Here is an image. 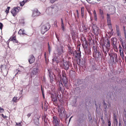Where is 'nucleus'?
Returning <instances> with one entry per match:
<instances>
[{
    "mask_svg": "<svg viewBox=\"0 0 126 126\" xmlns=\"http://www.w3.org/2000/svg\"><path fill=\"white\" fill-rule=\"evenodd\" d=\"M63 48L64 47L62 45L57 47V51L58 55L60 56L64 53Z\"/></svg>",
    "mask_w": 126,
    "mask_h": 126,
    "instance_id": "nucleus-8",
    "label": "nucleus"
},
{
    "mask_svg": "<svg viewBox=\"0 0 126 126\" xmlns=\"http://www.w3.org/2000/svg\"><path fill=\"white\" fill-rule=\"evenodd\" d=\"M59 61H52L53 64L54 66V68L55 70V71H58V69L57 68V66H58V63H59Z\"/></svg>",
    "mask_w": 126,
    "mask_h": 126,
    "instance_id": "nucleus-21",
    "label": "nucleus"
},
{
    "mask_svg": "<svg viewBox=\"0 0 126 126\" xmlns=\"http://www.w3.org/2000/svg\"><path fill=\"white\" fill-rule=\"evenodd\" d=\"M110 40L112 43V45H113V43L114 44H116V42L117 40V39L115 37H112L111 39Z\"/></svg>",
    "mask_w": 126,
    "mask_h": 126,
    "instance_id": "nucleus-27",
    "label": "nucleus"
},
{
    "mask_svg": "<svg viewBox=\"0 0 126 126\" xmlns=\"http://www.w3.org/2000/svg\"><path fill=\"white\" fill-rule=\"evenodd\" d=\"M108 95L110 97L111 99L116 101V98L112 92H110L109 93H108Z\"/></svg>",
    "mask_w": 126,
    "mask_h": 126,
    "instance_id": "nucleus-17",
    "label": "nucleus"
},
{
    "mask_svg": "<svg viewBox=\"0 0 126 126\" xmlns=\"http://www.w3.org/2000/svg\"><path fill=\"white\" fill-rule=\"evenodd\" d=\"M40 13L38 12V10L36 9V11L33 12L32 16L33 17L37 16L39 15Z\"/></svg>",
    "mask_w": 126,
    "mask_h": 126,
    "instance_id": "nucleus-16",
    "label": "nucleus"
},
{
    "mask_svg": "<svg viewBox=\"0 0 126 126\" xmlns=\"http://www.w3.org/2000/svg\"><path fill=\"white\" fill-rule=\"evenodd\" d=\"M122 82L124 84L126 85V79H125L122 81Z\"/></svg>",
    "mask_w": 126,
    "mask_h": 126,
    "instance_id": "nucleus-64",
    "label": "nucleus"
},
{
    "mask_svg": "<svg viewBox=\"0 0 126 126\" xmlns=\"http://www.w3.org/2000/svg\"><path fill=\"white\" fill-rule=\"evenodd\" d=\"M77 52L78 53H79L80 54L81 53V52L80 51V47H79V48H77Z\"/></svg>",
    "mask_w": 126,
    "mask_h": 126,
    "instance_id": "nucleus-55",
    "label": "nucleus"
},
{
    "mask_svg": "<svg viewBox=\"0 0 126 126\" xmlns=\"http://www.w3.org/2000/svg\"><path fill=\"white\" fill-rule=\"evenodd\" d=\"M30 56V58L28 60V61L30 64H31L34 62L35 60V58L33 54L31 55Z\"/></svg>",
    "mask_w": 126,
    "mask_h": 126,
    "instance_id": "nucleus-13",
    "label": "nucleus"
},
{
    "mask_svg": "<svg viewBox=\"0 0 126 126\" xmlns=\"http://www.w3.org/2000/svg\"><path fill=\"white\" fill-rule=\"evenodd\" d=\"M112 46H113V48L114 49V51L116 52H118V49L117 46L116 44L113 43V44Z\"/></svg>",
    "mask_w": 126,
    "mask_h": 126,
    "instance_id": "nucleus-31",
    "label": "nucleus"
},
{
    "mask_svg": "<svg viewBox=\"0 0 126 126\" xmlns=\"http://www.w3.org/2000/svg\"><path fill=\"white\" fill-rule=\"evenodd\" d=\"M77 84L78 85H79L82 83V80L79 79H77Z\"/></svg>",
    "mask_w": 126,
    "mask_h": 126,
    "instance_id": "nucleus-37",
    "label": "nucleus"
},
{
    "mask_svg": "<svg viewBox=\"0 0 126 126\" xmlns=\"http://www.w3.org/2000/svg\"><path fill=\"white\" fill-rule=\"evenodd\" d=\"M77 101V98H74L73 99L71 103V105L72 106H76Z\"/></svg>",
    "mask_w": 126,
    "mask_h": 126,
    "instance_id": "nucleus-24",
    "label": "nucleus"
},
{
    "mask_svg": "<svg viewBox=\"0 0 126 126\" xmlns=\"http://www.w3.org/2000/svg\"><path fill=\"white\" fill-rule=\"evenodd\" d=\"M91 47H89L87 48L85 50V53L86 55H91L92 54V52L91 50Z\"/></svg>",
    "mask_w": 126,
    "mask_h": 126,
    "instance_id": "nucleus-20",
    "label": "nucleus"
},
{
    "mask_svg": "<svg viewBox=\"0 0 126 126\" xmlns=\"http://www.w3.org/2000/svg\"><path fill=\"white\" fill-rule=\"evenodd\" d=\"M107 22L108 26L111 25V20H107Z\"/></svg>",
    "mask_w": 126,
    "mask_h": 126,
    "instance_id": "nucleus-54",
    "label": "nucleus"
},
{
    "mask_svg": "<svg viewBox=\"0 0 126 126\" xmlns=\"http://www.w3.org/2000/svg\"><path fill=\"white\" fill-rule=\"evenodd\" d=\"M52 123L54 126H58L61 123L60 119L56 116H54L52 117Z\"/></svg>",
    "mask_w": 126,
    "mask_h": 126,
    "instance_id": "nucleus-5",
    "label": "nucleus"
},
{
    "mask_svg": "<svg viewBox=\"0 0 126 126\" xmlns=\"http://www.w3.org/2000/svg\"><path fill=\"white\" fill-rule=\"evenodd\" d=\"M17 97H14L12 100V101L14 102H17Z\"/></svg>",
    "mask_w": 126,
    "mask_h": 126,
    "instance_id": "nucleus-45",
    "label": "nucleus"
},
{
    "mask_svg": "<svg viewBox=\"0 0 126 126\" xmlns=\"http://www.w3.org/2000/svg\"><path fill=\"white\" fill-rule=\"evenodd\" d=\"M23 0L22 2H20V6H22L24 5L25 3V2Z\"/></svg>",
    "mask_w": 126,
    "mask_h": 126,
    "instance_id": "nucleus-52",
    "label": "nucleus"
},
{
    "mask_svg": "<svg viewBox=\"0 0 126 126\" xmlns=\"http://www.w3.org/2000/svg\"><path fill=\"white\" fill-rule=\"evenodd\" d=\"M120 39L119 40L121 43L122 47L123 48L125 47L124 42L122 39L121 38V37H120Z\"/></svg>",
    "mask_w": 126,
    "mask_h": 126,
    "instance_id": "nucleus-33",
    "label": "nucleus"
},
{
    "mask_svg": "<svg viewBox=\"0 0 126 126\" xmlns=\"http://www.w3.org/2000/svg\"><path fill=\"white\" fill-rule=\"evenodd\" d=\"M40 116H38L37 118H35L34 120V124L38 126L39 125V118Z\"/></svg>",
    "mask_w": 126,
    "mask_h": 126,
    "instance_id": "nucleus-19",
    "label": "nucleus"
},
{
    "mask_svg": "<svg viewBox=\"0 0 126 126\" xmlns=\"http://www.w3.org/2000/svg\"><path fill=\"white\" fill-rule=\"evenodd\" d=\"M93 56L95 60H97L98 59H99L100 58H102V56L100 51L93 54Z\"/></svg>",
    "mask_w": 126,
    "mask_h": 126,
    "instance_id": "nucleus-10",
    "label": "nucleus"
},
{
    "mask_svg": "<svg viewBox=\"0 0 126 126\" xmlns=\"http://www.w3.org/2000/svg\"><path fill=\"white\" fill-rule=\"evenodd\" d=\"M94 61L95 60L94 58L91 59L89 61L90 63L92 64L94 62Z\"/></svg>",
    "mask_w": 126,
    "mask_h": 126,
    "instance_id": "nucleus-47",
    "label": "nucleus"
},
{
    "mask_svg": "<svg viewBox=\"0 0 126 126\" xmlns=\"http://www.w3.org/2000/svg\"><path fill=\"white\" fill-rule=\"evenodd\" d=\"M88 45L87 43V40H86L85 43V44L84 46H83V47L84 48L85 50L88 48Z\"/></svg>",
    "mask_w": 126,
    "mask_h": 126,
    "instance_id": "nucleus-35",
    "label": "nucleus"
},
{
    "mask_svg": "<svg viewBox=\"0 0 126 126\" xmlns=\"http://www.w3.org/2000/svg\"><path fill=\"white\" fill-rule=\"evenodd\" d=\"M81 55L79 53H78L74 56L75 62H76L78 65L82 67H85L86 61L84 58H81Z\"/></svg>",
    "mask_w": 126,
    "mask_h": 126,
    "instance_id": "nucleus-2",
    "label": "nucleus"
},
{
    "mask_svg": "<svg viewBox=\"0 0 126 126\" xmlns=\"http://www.w3.org/2000/svg\"><path fill=\"white\" fill-rule=\"evenodd\" d=\"M119 52H122L123 50H124L120 44L119 45Z\"/></svg>",
    "mask_w": 126,
    "mask_h": 126,
    "instance_id": "nucleus-48",
    "label": "nucleus"
},
{
    "mask_svg": "<svg viewBox=\"0 0 126 126\" xmlns=\"http://www.w3.org/2000/svg\"><path fill=\"white\" fill-rule=\"evenodd\" d=\"M25 31L23 29L22 30L21 29H20L18 32V33L20 35L22 34L23 35H24V34H26L24 32Z\"/></svg>",
    "mask_w": 126,
    "mask_h": 126,
    "instance_id": "nucleus-29",
    "label": "nucleus"
},
{
    "mask_svg": "<svg viewBox=\"0 0 126 126\" xmlns=\"http://www.w3.org/2000/svg\"><path fill=\"white\" fill-rule=\"evenodd\" d=\"M20 24L22 26H23L24 25L25 23L24 20V19H21L19 20Z\"/></svg>",
    "mask_w": 126,
    "mask_h": 126,
    "instance_id": "nucleus-36",
    "label": "nucleus"
},
{
    "mask_svg": "<svg viewBox=\"0 0 126 126\" xmlns=\"http://www.w3.org/2000/svg\"><path fill=\"white\" fill-rule=\"evenodd\" d=\"M88 116L89 117L88 119L89 120V121H90L92 120V116H91V114L90 113V112H89V113Z\"/></svg>",
    "mask_w": 126,
    "mask_h": 126,
    "instance_id": "nucleus-50",
    "label": "nucleus"
},
{
    "mask_svg": "<svg viewBox=\"0 0 126 126\" xmlns=\"http://www.w3.org/2000/svg\"><path fill=\"white\" fill-rule=\"evenodd\" d=\"M48 30H42L41 31V33L42 34H45V33L46 32H47Z\"/></svg>",
    "mask_w": 126,
    "mask_h": 126,
    "instance_id": "nucleus-57",
    "label": "nucleus"
},
{
    "mask_svg": "<svg viewBox=\"0 0 126 126\" xmlns=\"http://www.w3.org/2000/svg\"><path fill=\"white\" fill-rule=\"evenodd\" d=\"M104 107L103 111L104 112V115H107V105H105L103 106Z\"/></svg>",
    "mask_w": 126,
    "mask_h": 126,
    "instance_id": "nucleus-34",
    "label": "nucleus"
},
{
    "mask_svg": "<svg viewBox=\"0 0 126 126\" xmlns=\"http://www.w3.org/2000/svg\"><path fill=\"white\" fill-rule=\"evenodd\" d=\"M84 114L83 113L79 114L78 116V121L79 123H81L85 121V118L84 117Z\"/></svg>",
    "mask_w": 126,
    "mask_h": 126,
    "instance_id": "nucleus-7",
    "label": "nucleus"
},
{
    "mask_svg": "<svg viewBox=\"0 0 126 126\" xmlns=\"http://www.w3.org/2000/svg\"><path fill=\"white\" fill-rule=\"evenodd\" d=\"M112 87L113 88V89H114V90L115 91V92H119V93H120V92H121V89H120V90H119V89H116V90H115V88H113V87L112 86Z\"/></svg>",
    "mask_w": 126,
    "mask_h": 126,
    "instance_id": "nucleus-58",
    "label": "nucleus"
},
{
    "mask_svg": "<svg viewBox=\"0 0 126 126\" xmlns=\"http://www.w3.org/2000/svg\"><path fill=\"white\" fill-rule=\"evenodd\" d=\"M24 69L23 66L19 65L16 71H22Z\"/></svg>",
    "mask_w": 126,
    "mask_h": 126,
    "instance_id": "nucleus-30",
    "label": "nucleus"
},
{
    "mask_svg": "<svg viewBox=\"0 0 126 126\" xmlns=\"http://www.w3.org/2000/svg\"><path fill=\"white\" fill-rule=\"evenodd\" d=\"M58 77L60 79L59 82L58 83V86L59 87V88L58 89L62 93H64L65 90L64 86L67 89L69 88L68 84V78L66 76H64L63 74L62 75V77L61 75L58 74Z\"/></svg>",
    "mask_w": 126,
    "mask_h": 126,
    "instance_id": "nucleus-1",
    "label": "nucleus"
},
{
    "mask_svg": "<svg viewBox=\"0 0 126 126\" xmlns=\"http://www.w3.org/2000/svg\"><path fill=\"white\" fill-rule=\"evenodd\" d=\"M11 38H12V36L10 37V38L8 39V40L7 41L6 43L8 45V46L9 45V43L10 41H11Z\"/></svg>",
    "mask_w": 126,
    "mask_h": 126,
    "instance_id": "nucleus-60",
    "label": "nucleus"
},
{
    "mask_svg": "<svg viewBox=\"0 0 126 126\" xmlns=\"http://www.w3.org/2000/svg\"><path fill=\"white\" fill-rule=\"evenodd\" d=\"M88 12L90 17L91 20L92 19H93L92 17V13H91L90 11H88Z\"/></svg>",
    "mask_w": 126,
    "mask_h": 126,
    "instance_id": "nucleus-56",
    "label": "nucleus"
},
{
    "mask_svg": "<svg viewBox=\"0 0 126 126\" xmlns=\"http://www.w3.org/2000/svg\"><path fill=\"white\" fill-rule=\"evenodd\" d=\"M49 72V77L50 78V77H53V76H55V75L53 74V73L52 72V71H48Z\"/></svg>",
    "mask_w": 126,
    "mask_h": 126,
    "instance_id": "nucleus-38",
    "label": "nucleus"
},
{
    "mask_svg": "<svg viewBox=\"0 0 126 126\" xmlns=\"http://www.w3.org/2000/svg\"><path fill=\"white\" fill-rule=\"evenodd\" d=\"M77 53H78L77 52L76 50H75L74 51H73L72 52V54L73 55V56L76 55Z\"/></svg>",
    "mask_w": 126,
    "mask_h": 126,
    "instance_id": "nucleus-61",
    "label": "nucleus"
},
{
    "mask_svg": "<svg viewBox=\"0 0 126 126\" xmlns=\"http://www.w3.org/2000/svg\"><path fill=\"white\" fill-rule=\"evenodd\" d=\"M107 20H110V15L107 13Z\"/></svg>",
    "mask_w": 126,
    "mask_h": 126,
    "instance_id": "nucleus-53",
    "label": "nucleus"
},
{
    "mask_svg": "<svg viewBox=\"0 0 126 126\" xmlns=\"http://www.w3.org/2000/svg\"><path fill=\"white\" fill-rule=\"evenodd\" d=\"M58 57L56 56H53L52 59V61H59L58 60Z\"/></svg>",
    "mask_w": 126,
    "mask_h": 126,
    "instance_id": "nucleus-39",
    "label": "nucleus"
},
{
    "mask_svg": "<svg viewBox=\"0 0 126 126\" xmlns=\"http://www.w3.org/2000/svg\"><path fill=\"white\" fill-rule=\"evenodd\" d=\"M58 112L59 113H60L59 117V118H60L61 120L64 118V117L65 116V115L67 116L66 114V111L64 109H63V108L59 109L58 110ZM68 117H67V116L66 119H67Z\"/></svg>",
    "mask_w": 126,
    "mask_h": 126,
    "instance_id": "nucleus-4",
    "label": "nucleus"
},
{
    "mask_svg": "<svg viewBox=\"0 0 126 126\" xmlns=\"http://www.w3.org/2000/svg\"><path fill=\"white\" fill-rule=\"evenodd\" d=\"M113 115V125L114 126H117L118 123L117 118V116L115 114H114Z\"/></svg>",
    "mask_w": 126,
    "mask_h": 126,
    "instance_id": "nucleus-12",
    "label": "nucleus"
},
{
    "mask_svg": "<svg viewBox=\"0 0 126 126\" xmlns=\"http://www.w3.org/2000/svg\"><path fill=\"white\" fill-rule=\"evenodd\" d=\"M68 51L69 54L70 55H71L72 54V51L70 46L68 47Z\"/></svg>",
    "mask_w": 126,
    "mask_h": 126,
    "instance_id": "nucleus-41",
    "label": "nucleus"
},
{
    "mask_svg": "<svg viewBox=\"0 0 126 126\" xmlns=\"http://www.w3.org/2000/svg\"><path fill=\"white\" fill-rule=\"evenodd\" d=\"M7 67V65L5 64H1L0 66L1 69L2 71V70H4L6 69Z\"/></svg>",
    "mask_w": 126,
    "mask_h": 126,
    "instance_id": "nucleus-32",
    "label": "nucleus"
},
{
    "mask_svg": "<svg viewBox=\"0 0 126 126\" xmlns=\"http://www.w3.org/2000/svg\"><path fill=\"white\" fill-rule=\"evenodd\" d=\"M109 54L110 61L112 63H115L118 62L117 56L116 53H113V54L109 53Z\"/></svg>",
    "mask_w": 126,
    "mask_h": 126,
    "instance_id": "nucleus-3",
    "label": "nucleus"
},
{
    "mask_svg": "<svg viewBox=\"0 0 126 126\" xmlns=\"http://www.w3.org/2000/svg\"><path fill=\"white\" fill-rule=\"evenodd\" d=\"M47 45L48 46V51L49 53H50V51H51V49L49 45V42H48L47 43Z\"/></svg>",
    "mask_w": 126,
    "mask_h": 126,
    "instance_id": "nucleus-51",
    "label": "nucleus"
},
{
    "mask_svg": "<svg viewBox=\"0 0 126 126\" xmlns=\"http://www.w3.org/2000/svg\"><path fill=\"white\" fill-rule=\"evenodd\" d=\"M111 79L112 80V82H114L115 83H116V82H117L118 83H119L120 81H122L121 80H120L119 77L116 76L113 77Z\"/></svg>",
    "mask_w": 126,
    "mask_h": 126,
    "instance_id": "nucleus-11",
    "label": "nucleus"
},
{
    "mask_svg": "<svg viewBox=\"0 0 126 126\" xmlns=\"http://www.w3.org/2000/svg\"><path fill=\"white\" fill-rule=\"evenodd\" d=\"M108 126H111V122L110 120L108 119Z\"/></svg>",
    "mask_w": 126,
    "mask_h": 126,
    "instance_id": "nucleus-62",
    "label": "nucleus"
},
{
    "mask_svg": "<svg viewBox=\"0 0 126 126\" xmlns=\"http://www.w3.org/2000/svg\"><path fill=\"white\" fill-rule=\"evenodd\" d=\"M37 72L38 73V71H31V72H30L28 74V75L30 76L31 78H32V77L34 76Z\"/></svg>",
    "mask_w": 126,
    "mask_h": 126,
    "instance_id": "nucleus-25",
    "label": "nucleus"
},
{
    "mask_svg": "<svg viewBox=\"0 0 126 126\" xmlns=\"http://www.w3.org/2000/svg\"><path fill=\"white\" fill-rule=\"evenodd\" d=\"M73 65H74V68L75 69H77V71H78V67H77V63H76H76H74L73 62Z\"/></svg>",
    "mask_w": 126,
    "mask_h": 126,
    "instance_id": "nucleus-40",
    "label": "nucleus"
},
{
    "mask_svg": "<svg viewBox=\"0 0 126 126\" xmlns=\"http://www.w3.org/2000/svg\"><path fill=\"white\" fill-rule=\"evenodd\" d=\"M70 62L69 61L65 62L63 61V64L62 66L64 70H67L69 68Z\"/></svg>",
    "mask_w": 126,
    "mask_h": 126,
    "instance_id": "nucleus-9",
    "label": "nucleus"
},
{
    "mask_svg": "<svg viewBox=\"0 0 126 126\" xmlns=\"http://www.w3.org/2000/svg\"><path fill=\"white\" fill-rule=\"evenodd\" d=\"M12 38H11V41H13V43H18V41L16 38V35L13 36H12Z\"/></svg>",
    "mask_w": 126,
    "mask_h": 126,
    "instance_id": "nucleus-22",
    "label": "nucleus"
},
{
    "mask_svg": "<svg viewBox=\"0 0 126 126\" xmlns=\"http://www.w3.org/2000/svg\"><path fill=\"white\" fill-rule=\"evenodd\" d=\"M120 55L122 59H123L124 56V50H123L122 52H119Z\"/></svg>",
    "mask_w": 126,
    "mask_h": 126,
    "instance_id": "nucleus-42",
    "label": "nucleus"
},
{
    "mask_svg": "<svg viewBox=\"0 0 126 126\" xmlns=\"http://www.w3.org/2000/svg\"><path fill=\"white\" fill-rule=\"evenodd\" d=\"M10 7L9 6H7V8L5 10V12H6L7 14H8L9 13V11L10 9Z\"/></svg>",
    "mask_w": 126,
    "mask_h": 126,
    "instance_id": "nucleus-46",
    "label": "nucleus"
},
{
    "mask_svg": "<svg viewBox=\"0 0 126 126\" xmlns=\"http://www.w3.org/2000/svg\"><path fill=\"white\" fill-rule=\"evenodd\" d=\"M99 13L100 14H104L103 13V10L101 9H99Z\"/></svg>",
    "mask_w": 126,
    "mask_h": 126,
    "instance_id": "nucleus-63",
    "label": "nucleus"
},
{
    "mask_svg": "<svg viewBox=\"0 0 126 126\" xmlns=\"http://www.w3.org/2000/svg\"><path fill=\"white\" fill-rule=\"evenodd\" d=\"M93 54H94L98 52H99V50H98V47H95L94 46H93Z\"/></svg>",
    "mask_w": 126,
    "mask_h": 126,
    "instance_id": "nucleus-23",
    "label": "nucleus"
},
{
    "mask_svg": "<svg viewBox=\"0 0 126 126\" xmlns=\"http://www.w3.org/2000/svg\"><path fill=\"white\" fill-rule=\"evenodd\" d=\"M74 93L75 94H78L80 92V89L79 87H76L74 89Z\"/></svg>",
    "mask_w": 126,
    "mask_h": 126,
    "instance_id": "nucleus-15",
    "label": "nucleus"
},
{
    "mask_svg": "<svg viewBox=\"0 0 126 126\" xmlns=\"http://www.w3.org/2000/svg\"><path fill=\"white\" fill-rule=\"evenodd\" d=\"M114 71H109L108 73V76H112V75L113 72Z\"/></svg>",
    "mask_w": 126,
    "mask_h": 126,
    "instance_id": "nucleus-59",
    "label": "nucleus"
},
{
    "mask_svg": "<svg viewBox=\"0 0 126 126\" xmlns=\"http://www.w3.org/2000/svg\"><path fill=\"white\" fill-rule=\"evenodd\" d=\"M20 7L17 6L14 7L11 11V13L12 14L13 16L15 17L17 14V13L20 11Z\"/></svg>",
    "mask_w": 126,
    "mask_h": 126,
    "instance_id": "nucleus-6",
    "label": "nucleus"
},
{
    "mask_svg": "<svg viewBox=\"0 0 126 126\" xmlns=\"http://www.w3.org/2000/svg\"><path fill=\"white\" fill-rule=\"evenodd\" d=\"M96 67L97 66L95 65H92V68L94 70H98V69H97Z\"/></svg>",
    "mask_w": 126,
    "mask_h": 126,
    "instance_id": "nucleus-44",
    "label": "nucleus"
},
{
    "mask_svg": "<svg viewBox=\"0 0 126 126\" xmlns=\"http://www.w3.org/2000/svg\"><path fill=\"white\" fill-rule=\"evenodd\" d=\"M61 27L63 31L64 32L65 31V28L64 26V24L63 22V20L62 18H61Z\"/></svg>",
    "mask_w": 126,
    "mask_h": 126,
    "instance_id": "nucleus-28",
    "label": "nucleus"
},
{
    "mask_svg": "<svg viewBox=\"0 0 126 126\" xmlns=\"http://www.w3.org/2000/svg\"><path fill=\"white\" fill-rule=\"evenodd\" d=\"M94 29V31L93 30H92V32L96 36H97L99 33V29L98 27H96V28Z\"/></svg>",
    "mask_w": 126,
    "mask_h": 126,
    "instance_id": "nucleus-18",
    "label": "nucleus"
},
{
    "mask_svg": "<svg viewBox=\"0 0 126 126\" xmlns=\"http://www.w3.org/2000/svg\"><path fill=\"white\" fill-rule=\"evenodd\" d=\"M58 97V95L55 94V95H52L51 96V100L54 102H55L57 101V97Z\"/></svg>",
    "mask_w": 126,
    "mask_h": 126,
    "instance_id": "nucleus-14",
    "label": "nucleus"
},
{
    "mask_svg": "<svg viewBox=\"0 0 126 126\" xmlns=\"http://www.w3.org/2000/svg\"><path fill=\"white\" fill-rule=\"evenodd\" d=\"M3 74V75L4 76H6L8 74V71H1Z\"/></svg>",
    "mask_w": 126,
    "mask_h": 126,
    "instance_id": "nucleus-49",
    "label": "nucleus"
},
{
    "mask_svg": "<svg viewBox=\"0 0 126 126\" xmlns=\"http://www.w3.org/2000/svg\"><path fill=\"white\" fill-rule=\"evenodd\" d=\"M42 120L44 119L45 122L44 126H47V119L46 118V116L45 115L43 116L42 117Z\"/></svg>",
    "mask_w": 126,
    "mask_h": 126,
    "instance_id": "nucleus-26",
    "label": "nucleus"
},
{
    "mask_svg": "<svg viewBox=\"0 0 126 126\" xmlns=\"http://www.w3.org/2000/svg\"><path fill=\"white\" fill-rule=\"evenodd\" d=\"M93 26H92V29L94 31V29H95V28H96V27H97V26L95 24H94L93 23L92 24Z\"/></svg>",
    "mask_w": 126,
    "mask_h": 126,
    "instance_id": "nucleus-43",
    "label": "nucleus"
}]
</instances>
